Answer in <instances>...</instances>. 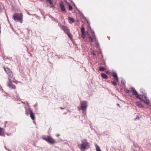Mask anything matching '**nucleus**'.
<instances>
[{
	"label": "nucleus",
	"mask_w": 151,
	"mask_h": 151,
	"mask_svg": "<svg viewBox=\"0 0 151 151\" xmlns=\"http://www.w3.org/2000/svg\"><path fill=\"white\" fill-rule=\"evenodd\" d=\"M131 90L132 93V94L136 96V97L139 99L140 100L143 101L146 104H148L150 103V101L148 99L147 97L144 96L142 95H138V93L135 89L133 88H131Z\"/></svg>",
	"instance_id": "1"
},
{
	"label": "nucleus",
	"mask_w": 151,
	"mask_h": 151,
	"mask_svg": "<svg viewBox=\"0 0 151 151\" xmlns=\"http://www.w3.org/2000/svg\"><path fill=\"white\" fill-rule=\"evenodd\" d=\"M82 143L79 145L80 148L82 151H84L85 149L89 148V146L88 143L86 140L83 139L81 141Z\"/></svg>",
	"instance_id": "2"
},
{
	"label": "nucleus",
	"mask_w": 151,
	"mask_h": 151,
	"mask_svg": "<svg viewBox=\"0 0 151 151\" xmlns=\"http://www.w3.org/2000/svg\"><path fill=\"white\" fill-rule=\"evenodd\" d=\"M13 19L16 21H20L21 23L22 22L23 15L22 14L15 13L13 15Z\"/></svg>",
	"instance_id": "3"
},
{
	"label": "nucleus",
	"mask_w": 151,
	"mask_h": 151,
	"mask_svg": "<svg viewBox=\"0 0 151 151\" xmlns=\"http://www.w3.org/2000/svg\"><path fill=\"white\" fill-rule=\"evenodd\" d=\"M4 68L5 71L8 74V76L10 77L9 78H12L14 79H15L14 78V77H13V74L12 71L8 68H5L4 67Z\"/></svg>",
	"instance_id": "4"
},
{
	"label": "nucleus",
	"mask_w": 151,
	"mask_h": 151,
	"mask_svg": "<svg viewBox=\"0 0 151 151\" xmlns=\"http://www.w3.org/2000/svg\"><path fill=\"white\" fill-rule=\"evenodd\" d=\"M42 138L43 139L50 144H53L55 143V140L51 137H43Z\"/></svg>",
	"instance_id": "5"
},
{
	"label": "nucleus",
	"mask_w": 151,
	"mask_h": 151,
	"mask_svg": "<svg viewBox=\"0 0 151 151\" xmlns=\"http://www.w3.org/2000/svg\"><path fill=\"white\" fill-rule=\"evenodd\" d=\"M8 79L9 82H8L7 83V86L12 89H15V86L12 83L10 78H9Z\"/></svg>",
	"instance_id": "6"
},
{
	"label": "nucleus",
	"mask_w": 151,
	"mask_h": 151,
	"mask_svg": "<svg viewBox=\"0 0 151 151\" xmlns=\"http://www.w3.org/2000/svg\"><path fill=\"white\" fill-rule=\"evenodd\" d=\"M87 103L86 102L83 101L81 102V109L83 110V113H84V111H85L86 108Z\"/></svg>",
	"instance_id": "7"
},
{
	"label": "nucleus",
	"mask_w": 151,
	"mask_h": 151,
	"mask_svg": "<svg viewBox=\"0 0 151 151\" xmlns=\"http://www.w3.org/2000/svg\"><path fill=\"white\" fill-rule=\"evenodd\" d=\"M60 5L61 8V9L62 10V11L63 12H65V8L64 6L63 2L62 1H61L60 3Z\"/></svg>",
	"instance_id": "8"
},
{
	"label": "nucleus",
	"mask_w": 151,
	"mask_h": 151,
	"mask_svg": "<svg viewBox=\"0 0 151 151\" xmlns=\"http://www.w3.org/2000/svg\"><path fill=\"white\" fill-rule=\"evenodd\" d=\"M30 115L32 119L34 120L35 119V117L34 116V114L32 111H30L29 112Z\"/></svg>",
	"instance_id": "9"
},
{
	"label": "nucleus",
	"mask_w": 151,
	"mask_h": 151,
	"mask_svg": "<svg viewBox=\"0 0 151 151\" xmlns=\"http://www.w3.org/2000/svg\"><path fill=\"white\" fill-rule=\"evenodd\" d=\"M118 82V78L117 76V74L116 73H114V81Z\"/></svg>",
	"instance_id": "10"
},
{
	"label": "nucleus",
	"mask_w": 151,
	"mask_h": 151,
	"mask_svg": "<svg viewBox=\"0 0 151 151\" xmlns=\"http://www.w3.org/2000/svg\"><path fill=\"white\" fill-rule=\"evenodd\" d=\"M136 105L139 107H142L143 106L139 102L137 101L136 102Z\"/></svg>",
	"instance_id": "11"
},
{
	"label": "nucleus",
	"mask_w": 151,
	"mask_h": 151,
	"mask_svg": "<svg viewBox=\"0 0 151 151\" xmlns=\"http://www.w3.org/2000/svg\"><path fill=\"white\" fill-rule=\"evenodd\" d=\"M69 22L71 23L74 22V20L73 18L71 17H69Z\"/></svg>",
	"instance_id": "12"
},
{
	"label": "nucleus",
	"mask_w": 151,
	"mask_h": 151,
	"mask_svg": "<svg viewBox=\"0 0 151 151\" xmlns=\"http://www.w3.org/2000/svg\"><path fill=\"white\" fill-rule=\"evenodd\" d=\"M4 132V130L3 129L0 128V135L3 134Z\"/></svg>",
	"instance_id": "13"
},
{
	"label": "nucleus",
	"mask_w": 151,
	"mask_h": 151,
	"mask_svg": "<svg viewBox=\"0 0 151 151\" xmlns=\"http://www.w3.org/2000/svg\"><path fill=\"white\" fill-rule=\"evenodd\" d=\"M96 151H101L99 147L97 145H96Z\"/></svg>",
	"instance_id": "14"
},
{
	"label": "nucleus",
	"mask_w": 151,
	"mask_h": 151,
	"mask_svg": "<svg viewBox=\"0 0 151 151\" xmlns=\"http://www.w3.org/2000/svg\"><path fill=\"white\" fill-rule=\"evenodd\" d=\"M105 69L103 67H99V70L100 71H104Z\"/></svg>",
	"instance_id": "15"
},
{
	"label": "nucleus",
	"mask_w": 151,
	"mask_h": 151,
	"mask_svg": "<svg viewBox=\"0 0 151 151\" xmlns=\"http://www.w3.org/2000/svg\"><path fill=\"white\" fill-rule=\"evenodd\" d=\"M101 76L102 77L104 78H107V76L104 73H101Z\"/></svg>",
	"instance_id": "16"
},
{
	"label": "nucleus",
	"mask_w": 151,
	"mask_h": 151,
	"mask_svg": "<svg viewBox=\"0 0 151 151\" xmlns=\"http://www.w3.org/2000/svg\"><path fill=\"white\" fill-rule=\"evenodd\" d=\"M63 29L65 31H67V32L68 31V27H66L65 26H64L63 27Z\"/></svg>",
	"instance_id": "17"
},
{
	"label": "nucleus",
	"mask_w": 151,
	"mask_h": 151,
	"mask_svg": "<svg viewBox=\"0 0 151 151\" xmlns=\"http://www.w3.org/2000/svg\"><path fill=\"white\" fill-rule=\"evenodd\" d=\"M47 1L48 3H49L51 5V6H53L52 2L51 0H47Z\"/></svg>",
	"instance_id": "18"
},
{
	"label": "nucleus",
	"mask_w": 151,
	"mask_h": 151,
	"mask_svg": "<svg viewBox=\"0 0 151 151\" xmlns=\"http://www.w3.org/2000/svg\"><path fill=\"white\" fill-rule=\"evenodd\" d=\"M81 32L82 33H84V32H85L84 28L83 27H82L81 28Z\"/></svg>",
	"instance_id": "19"
},
{
	"label": "nucleus",
	"mask_w": 151,
	"mask_h": 151,
	"mask_svg": "<svg viewBox=\"0 0 151 151\" xmlns=\"http://www.w3.org/2000/svg\"><path fill=\"white\" fill-rule=\"evenodd\" d=\"M88 38L89 39V40L91 41V42H93V40L92 37L90 36L88 37Z\"/></svg>",
	"instance_id": "20"
},
{
	"label": "nucleus",
	"mask_w": 151,
	"mask_h": 151,
	"mask_svg": "<svg viewBox=\"0 0 151 151\" xmlns=\"http://www.w3.org/2000/svg\"><path fill=\"white\" fill-rule=\"evenodd\" d=\"M67 34L68 36V37H69L70 38H71L72 37L70 33L68 32L67 33Z\"/></svg>",
	"instance_id": "21"
},
{
	"label": "nucleus",
	"mask_w": 151,
	"mask_h": 151,
	"mask_svg": "<svg viewBox=\"0 0 151 151\" xmlns=\"http://www.w3.org/2000/svg\"><path fill=\"white\" fill-rule=\"evenodd\" d=\"M81 37L83 38L84 39L85 37V34H84V33H82V35H81Z\"/></svg>",
	"instance_id": "22"
},
{
	"label": "nucleus",
	"mask_w": 151,
	"mask_h": 151,
	"mask_svg": "<svg viewBox=\"0 0 151 151\" xmlns=\"http://www.w3.org/2000/svg\"><path fill=\"white\" fill-rule=\"evenodd\" d=\"M69 9L70 10H71L73 9V7L69 5Z\"/></svg>",
	"instance_id": "23"
},
{
	"label": "nucleus",
	"mask_w": 151,
	"mask_h": 151,
	"mask_svg": "<svg viewBox=\"0 0 151 151\" xmlns=\"http://www.w3.org/2000/svg\"><path fill=\"white\" fill-rule=\"evenodd\" d=\"M121 83L122 84H124L125 83V81H123V80H122L121 81Z\"/></svg>",
	"instance_id": "24"
},
{
	"label": "nucleus",
	"mask_w": 151,
	"mask_h": 151,
	"mask_svg": "<svg viewBox=\"0 0 151 151\" xmlns=\"http://www.w3.org/2000/svg\"><path fill=\"white\" fill-rule=\"evenodd\" d=\"M96 46L97 48H98L99 47V46L98 45H96Z\"/></svg>",
	"instance_id": "25"
},
{
	"label": "nucleus",
	"mask_w": 151,
	"mask_h": 151,
	"mask_svg": "<svg viewBox=\"0 0 151 151\" xmlns=\"http://www.w3.org/2000/svg\"><path fill=\"white\" fill-rule=\"evenodd\" d=\"M92 54L94 55H96V54L94 52H93L92 53Z\"/></svg>",
	"instance_id": "26"
},
{
	"label": "nucleus",
	"mask_w": 151,
	"mask_h": 151,
	"mask_svg": "<svg viewBox=\"0 0 151 151\" xmlns=\"http://www.w3.org/2000/svg\"><path fill=\"white\" fill-rule=\"evenodd\" d=\"M13 82H14V83H17V81H13Z\"/></svg>",
	"instance_id": "27"
},
{
	"label": "nucleus",
	"mask_w": 151,
	"mask_h": 151,
	"mask_svg": "<svg viewBox=\"0 0 151 151\" xmlns=\"http://www.w3.org/2000/svg\"><path fill=\"white\" fill-rule=\"evenodd\" d=\"M114 85H116V83H115L114 81Z\"/></svg>",
	"instance_id": "28"
},
{
	"label": "nucleus",
	"mask_w": 151,
	"mask_h": 151,
	"mask_svg": "<svg viewBox=\"0 0 151 151\" xmlns=\"http://www.w3.org/2000/svg\"><path fill=\"white\" fill-rule=\"evenodd\" d=\"M106 73H109V71H107V72H106Z\"/></svg>",
	"instance_id": "29"
},
{
	"label": "nucleus",
	"mask_w": 151,
	"mask_h": 151,
	"mask_svg": "<svg viewBox=\"0 0 151 151\" xmlns=\"http://www.w3.org/2000/svg\"><path fill=\"white\" fill-rule=\"evenodd\" d=\"M111 83H112L113 84V81H112L111 82Z\"/></svg>",
	"instance_id": "30"
},
{
	"label": "nucleus",
	"mask_w": 151,
	"mask_h": 151,
	"mask_svg": "<svg viewBox=\"0 0 151 151\" xmlns=\"http://www.w3.org/2000/svg\"><path fill=\"white\" fill-rule=\"evenodd\" d=\"M129 91V90H127V92H128Z\"/></svg>",
	"instance_id": "31"
},
{
	"label": "nucleus",
	"mask_w": 151,
	"mask_h": 151,
	"mask_svg": "<svg viewBox=\"0 0 151 151\" xmlns=\"http://www.w3.org/2000/svg\"><path fill=\"white\" fill-rule=\"evenodd\" d=\"M112 75L113 76V73L112 74Z\"/></svg>",
	"instance_id": "32"
}]
</instances>
